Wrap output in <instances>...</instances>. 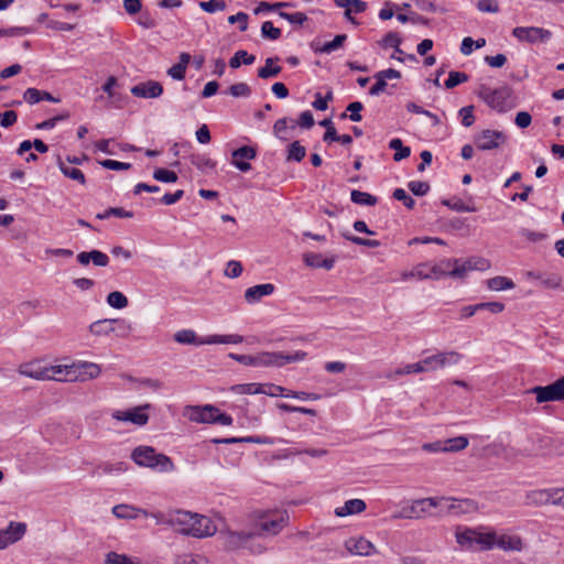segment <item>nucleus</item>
I'll list each match as a JSON object with an SVG mask.
<instances>
[{
	"mask_svg": "<svg viewBox=\"0 0 564 564\" xmlns=\"http://www.w3.org/2000/svg\"><path fill=\"white\" fill-rule=\"evenodd\" d=\"M199 8L208 13H214L216 11H224L227 7L225 0H208L200 1Z\"/></svg>",
	"mask_w": 564,
	"mask_h": 564,
	"instance_id": "52",
	"label": "nucleus"
},
{
	"mask_svg": "<svg viewBox=\"0 0 564 564\" xmlns=\"http://www.w3.org/2000/svg\"><path fill=\"white\" fill-rule=\"evenodd\" d=\"M256 61V56L252 54H249L245 50L237 51L234 56L229 59V66L232 69H237L241 66V64L245 65H251Z\"/></svg>",
	"mask_w": 564,
	"mask_h": 564,
	"instance_id": "30",
	"label": "nucleus"
},
{
	"mask_svg": "<svg viewBox=\"0 0 564 564\" xmlns=\"http://www.w3.org/2000/svg\"><path fill=\"white\" fill-rule=\"evenodd\" d=\"M486 285L492 291H505L514 288V283L511 279L501 275L488 279Z\"/></svg>",
	"mask_w": 564,
	"mask_h": 564,
	"instance_id": "33",
	"label": "nucleus"
},
{
	"mask_svg": "<svg viewBox=\"0 0 564 564\" xmlns=\"http://www.w3.org/2000/svg\"><path fill=\"white\" fill-rule=\"evenodd\" d=\"M110 216L119 217V218H132L133 213L123 209L122 207H109L104 213L97 214L98 219H107Z\"/></svg>",
	"mask_w": 564,
	"mask_h": 564,
	"instance_id": "44",
	"label": "nucleus"
},
{
	"mask_svg": "<svg viewBox=\"0 0 564 564\" xmlns=\"http://www.w3.org/2000/svg\"><path fill=\"white\" fill-rule=\"evenodd\" d=\"M275 290L272 283H264L251 286L245 292V300L249 304L259 302L263 296L271 295Z\"/></svg>",
	"mask_w": 564,
	"mask_h": 564,
	"instance_id": "23",
	"label": "nucleus"
},
{
	"mask_svg": "<svg viewBox=\"0 0 564 564\" xmlns=\"http://www.w3.org/2000/svg\"><path fill=\"white\" fill-rule=\"evenodd\" d=\"M364 109V105L360 102V101H354V102H350L348 106H347V111L350 112V115L348 116V118L354 121V122H359L361 121L362 117L360 115V111ZM340 118L341 119H345L347 118V115L346 112H343L340 115Z\"/></svg>",
	"mask_w": 564,
	"mask_h": 564,
	"instance_id": "49",
	"label": "nucleus"
},
{
	"mask_svg": "<svg viewBox=\"0 0 564 564\" xmlns=\"http://www.w3.org/2000/svg\"><path fill=\"white\" fill-rule=\"evenodd\" d=\"M347 35L346 34H338L334 37L333 41L324 43L322 46H318L315 43H312V48L315 53H326L329 54L333 51L343 46L344 42L346 41Z\"/></svg>",
	"mask_w": 564,
	"mask_h": 564,
	"instance_id": "29",
	"label": "nucleus"
},
{
	"mask_svg": "<svg viewBox=\"0 0 564 564\" xmlns=\"http://www.w3.org/2000/svg\"><path fill=\"white\" fill-rule=\"evenodd\" d=\"M58 167L66 177L74 180L82 185L86 183L85 175L79 169L67 165L61 159H58Z\"/></svg>",
	"mask_w": 564,
	"mask_h": 564,
	"instance_id": "31",
	"label": "nucleus"
},
{
	"mask_svg": "<svg viewBox=\"0 0 564 564\" xmlns=\"http://www.w3.org/2000/svg\"><path fill=\"white\" fill-rule=\"evenodd\" d=\"M99 164L102 167H105L107 170H112V171H126V170H130L132 166L130 163L119 162V161H115V160H110V159L99 161Z\"/></svg>",
	"mask_w": 564,
	"mask_h": 564,
	"instance_id": "59",
	"label": "nucleus"
},
{
	"mask_svg": "<svg viewBox=\"0 0 564 564\" xmlns=\"http://www.w3.org/2000/svg\"><path fill=\"white\" fill-rule=\"evenodd\" d=\"M459 117L464 127H470L475 122L474 106H466L459 110Z\"/></svg>",
	"mask_w": 564,
	"mask_h": 564,
	"instance_id": "60",
	"label": "nucleus"
},
{
	"mask_svg": "<svg viewBox=\"0 0 564 564\" xmlns=\"http://www.w3.org/2000/svg\"><path fill=\"white\" fill-rule=\"evenodd\" d=\"M468 78L469 77L466 73L452 70L449 72L448 78L445 82V87L447 89H452L458 86L459 84L466 83Z\"/></svg>",
	"mask_w": 564,
	"mask_h": 564,
	"instance_id": "50",
	"label": "nucleus"
},
{
	"mask_svg": "<svg viewBox=\"0 0 564 564\" xmlns=\"http://www.w3.org/2000/svg\"><path fill=\"white\" fill-rule=\"evenodd\" d=\"M115 322L113 318L98 319L89 325V332L94 336H107L116 332Z\"/></svg>",
	"mask_w": 564,
	"mask_h": 564,
	"instance_id": "26",
	"label": "nucleus"
},
{
	"mask_svg": "<svg viewBox=\"0 0 564 564\" xmlns=\"http://www.w3.org/2000/svg\"><path fill=\"white\" fill-rule=\"evenodd\" d=\"M257 156V150L250 145H243L231 153V164L235 165L241 172H248L251 170V164L247 160H253Z\"/></svg>",
	"mask_w": 564,
	"mask_h": 564,
	"instance_id": "16",
	"label": "nucleus"
},
{
	"mask_svg": "<svg viewBox=\"0 0 564 564\" xmlns=\"http://www.w3.org/2000/svg\"><path fill=\"white\" fill-rule=\"evenodd\" d=\"M457 259H443L437 263H431V276L433 280H440L445 276H451L453 279H463V276H455L452 274L453 268H455V261Z\"/></svg>",
	"mask_w": 564,
	"mask_h": 564,
	"instance_id": "21",
	"label": "nucleus"
},
{
	"mask_svg": "<svg viewBox=\"0 0 564 564\" xmlns=\"http://www.w3.org/2000/svg\"><path fill=\"white\" fill-rule=\"evenodd\" d=\"M115 319H116V322H115L116 332L115 333H117V335L120 337L128 336L132 330L131 324L123 318H115Z\"/></svg>",
	"mask_w": 564,
	"mask_h": 564,
	"instance_id": "64",
	"label": "nucleus"
},
{
	"mask_svg": "<svg viewBox=\"0 0 564 564\" xmlns=\"http://www.w3.org/2000/svg\"><path fill=\"white\" fill-rule=\"evenodd\" d=\"M496 532L494 530L481 532L476 529H465L456 533V541L462 546L471 547L474 543L479 544L481 550L495 547Z\"/></svg>",
	"mask_w": 564,
	"mask_h": 564,
	"instance_id": "6",
	"label": "nucleus"
},
{
	"mask_svg": "<svg viewBox=\"0 0 564 564\" xmlns=\"http://www.w3.org/2000/svg\"><path fill=\"white\" fill-rule=\"evenodd\" d=\"M186 415L189 421L203 424H220L228 426L231 425L234 421L229 414L221 412L217 406L212 404L187 406Z\"/></svg>",
	"mask_w": 564,
	"mask_h": 564,
	"instance_id": "5",
	"label": "nucleus"
},
{
	"mask_svg": "<svg viewBox=\"0 0 564 564\" xmlns=\"http://www.w3.org/2000/svg\"><path fill=\"white\" fill-rule=\"evenodd\" d=\"M279 59L280 58L276 56L268 57L265 59L264 66L258 68V72H257L258 77L261 79H269V78L278 76L282 70V67L279 65H274V63L279 62Z\"/></svg>",
	"mask_w": 564,
	"mask_h": 564,
	"instance_id": "27",
	"label": "nucleus"
},
{
	"mask_svg": "<svg viewBox=\"0 0 564 564\" xmlns=\"http://www.w3.org/2000/svg\"><path fill=\"white\" fill-rule=\"evenodd\" d=\"M506 137L501 131L486 129L475 135L474 142L477 149L488 151L499 148L505 143Z\"/></svg>",
	"mask_w": 564,
	"mask_h": 564,
	"instance_id": "14",
	"label": "nucleus"
},
{
	"mask_svg": "<svg viewBox=\"0 0 564 564\" xmlns=\"http://www.w3.org/2000/svg\"><path fill=\"white\" fill-rule=\"evenodd\" d=\"M256 535L254 532H245V531H232L226 530L220 531L219 538L221 539V544L227 551H237L241 547L248 545L249 541Z\"/></svg>",
	"mask_w": 564,
	"mask_h": 564,
	"instance_id": "12",
	"label": "nucleus"
},
{
	"mask_svg": "<svg viewBox=\"0 0 564 564\" xmlns=\"http://www.w3.org/2000/svg\"><path fill=\"white\" fill-rule=\"evenodd\" d=\"M112 513L118 519H137L139 513L148 516L145 510L137 509L128 505H118L112 508Z\"/></svg>",
	"mask_w": 564,
	"mask_h": 564,
	"instance_id": "28",
	"label": "nucleus"
},
{
	"mask_svg": "<svg viewBox=\"0 0 564 564\" xmlns=\"http://www.w3.org/2000/svg\"><path fill=\"white\" fill-rule=\"evenodd\" d=\"M131 94L139 98H158L163 94V86L159 82L148 80L133 86Z\"/></svg>",
	"mask_w": 564,
	"mask_h": 564,
	"instance_id": "18",
	"label": "nucleus"
},
{
	"mask_svg": "<svg viewBox=\"0 0 564 564\" xmlns=\"http://www.w3.org/2000/svg\"><path fill=\"white\" fill-rule=\"evenodd\" d=\"M442 204L452 210L458 213H473L476 212L475 206L465 204L460 198L443 199Z\"/></svg>",
	"mask_w": 564,
	"mask_h": 564,
	"instance_id": "40",
	"label": "nucleus"
},
{
	"mask_svg": "<svg viewBox=\"0 0 564 564\" xmlns=\"http://www.w3.org/2000/svg\"><path fill=\"white\" fill-rule=\"evenodd\" d=\"M191 163L200 171L214 170L216 167V162L205 154L192 155Z\"/></svg>",
	"mask_w": 564,
	"mask_h": 564,
	"instance_id": "41",
	"label": "nucleus"
},
{
	"mask_svg": "<svg viewBox=\"0 0 564 564\" xmlns=\"http://www.w3.org/2000/svg\"><path fill=\"white\" fill-rule=\"evenodd\" d=\"M554 488L531 491V502L536 505H554Z\"/></svg>",
	"mask_w": 564,
	"mask_h": 564,
	"instance_id": "34",
	"label": "nucleus"
},
{
	"mask_svg": "<svg viewBox=\"0 0 564 564\" xmlns=\"http://www.w3.org/2000/svg\"><path fill=\"white\" fill-rule=\"evenodd\" d=\"M478 96L492 109L503 112L508 109L507 99L509 93L506 88L490 89L482 85L478 90Z\"/></svg>",
	"mask_w": 564,
	"mask_h": 564,
	"instance_id": "11",
	"label": "nucleus"
},
{
	"mask_svg": "<svg viewBox=\"0 0 564 564\" xmlns=\"http://www.w3.org/2000/svg\"><path fill=\"white\" fill-rule=\"evenodd\" d=\"M63 367V381H87L97 378L101 369L95 362L83 361Z\"/></svg>",
	"mask_w": 564,
	"mask_h": 564,
	"instance_id": "7",
	"label": "nucleus"
},
{
	"mask_svg": "<svg viewBox=\"0 0 564 564\" xmlns=\"http://www.w3.org/2000/svg\"><path fill=\"white\" fill-rule=\"evenodd\" d=\"M343 237L345 239L351 241L355 245L364 246V247H368V248H378L381 245L379 240L366 239V238H361V237L354 236V235L346 234V232L343 234Z\"/></svg>",
	"mask_w": 564,
	"mask_h": 564,
	"instance_id": "51",
	"label": "nucleus"
},
{
	"mask_svg": "<svg viewBox=\"0 0 564 564\" xmlns=\"http://www.w3.org/2000/svg\"><path fill=\"white\" fill-rule=\"evenodd\" d=\"M18 120V113L14 110H7L0 112V126L2 128H10Z\"/></svg>",
	"mask_w": 564,
	"mask_h": 564,
	"instance_id": "62",
	"label": "nucleus"
},
{
	"mask_svg": "<svg viewBox=\"0 0 564 564\" xmlns=\"http://www.w3.org/2000/svg\"><path fill=\"white\" fill-rule=\"evenodd\" d=\"M489 265V261L484 258H471L466 261L456 260L452 274L455 276H463L464 279L467 272L471 270H486Z\"/></svg>",
	"mask_w": 564,
	"mask_h": 564,
	"instance_id": "17",
	"label": "nucleus"
},
{
	"mask_svg": "<svg viewBox=\"0 0 564 564\" xmlns=\"http://www.w3.org/2000/svg\"><path fill=\"white\" fill-rule=\"evenodd\" d=\"M286 519L284 514L274 516L273 518H263L259 522V532H254L256 534L262 535V534H271L275 535L278 534L285 525Z\"/></svg>",
	"mask_w": 564,
	"mask_h": 564,
	"instance_id": "20",
	"label": "nucleus"
},
{
	"mask_svg": "<svg viewBox=\"0 0 564 564\" xmlns=\"http://www.w3.org/2000/svg\"><path fill=\"white\" fill-rule=\"evenodd\" d=\"M77 261L82 265H88L91 262L96 267H107L109 257L99 250L83 251L77 254Z\"/></svg>",
	"mask_w": 564,
	"mask_h": 564,
	"instance_id": "22",
	"label": "nucleus"
},
{
	"mask_svg": "<svg viewBox=\"0 0 564 564\" xmlns=\"http://www.w3.org/2000/svg\"><path fill=\"white\" fill-rule=\"evenodd\" d=\"M131 458L139 466L156 469L162 473L172 471L175 468L174 463L169 456L156 453L151 446L135 447Z\"/></svg>",
	"mask_w": 564,
	"mask_h": 564,
	"instance_id": "4",
	"label": "nucleus"
},
{
	"mask_svg": "<svg viewBox=\"0 0 564 564\" xmlns=\"http://www.w3.org/2000/svg\"><path fill=\"white\" fill-rule=\"evenodd\" d=\"M261 35L264 39L275 41L281 37L282 31L275 28L271 21H264L261 25Z\"/></svg>",
	"mask_w": 564,
	"mask_h": 564,
	"instance_id": "46",
	"label": "nucleus"
},
{
	"mask_svg": "<svg viewBox=\"0 0 564 564\" xmlns=\"http://www.w3.org/2000/svg\"><path fill=\"white\" fill-rule=\"evenodd\" d=\"M552 33L549 30L531 26V43H544L551 39Z\"/></svg>",
	"mask_w": 564,
	"mask_h": 564,
	"instance_id": "61",
	"label": "nucleus"
},
{
	"mask_svg": "<svg viewBox=\"0 0 564 564\" xmlns=\"http://www.w3.org/2000/svg\"><path fill=\"white\" fill-rule=\"evenodd\" d=\"M430 269H431L430 262L419 263L411 270V275H413L417 279H421V280L432 279V276L430 275L431 274Z\"/></svg>",
	"mask_w": 564,
	"mask_h": 564,
	"instance_id": "57",
	"label": "nucleus"
},
{
	"mask_svg": "<svg viewBox=\"0 0 564 564\" xmlns=\"http://www.w3.org/2000/svg\"><path fill=\"white\" fill-rule=\"evenodd\" d=\"M345 545L349 553L359 556H369L377 552L376 546L362 536L351 538L346 541Z\"/></svg>",
	"mask_w": 564,
	"mask_h": 564,
	"instance_id": "19",
	"label": "nucleus"
},
{
	"mask_svg": "<svg viewBox=\"0 0 564 564\" xmlns=\"http://www.w3.org/2000/svg\"><path fill=\"white\" fill-rule=\"evenodd\" d=\"M231 391L238 394H258L264 391L262 383H240L231 387Z\"/></svg>",
	"mask_w": 564,
	"mask_h": 564,
	"instance_id": "38",
	"label": "nucleus"
},
{
	"mask_svg": "<svg viewBox=\"0 0 564 564\" xmlns=\"http://www.w3.org/2000/svg\"><path fill=\"white\" fill-rule=\"evenodd\" d=\"M373 77L376 78V83L375 85L371 86V88L369 89V94L371 96H379L381 93H383L388 86V83L386 79H383L381 77V75H379L378 73H376L373 75Z\"/></svg>",
	"mask_w": 564,
	"mask_h": 564,
	"instance_id": "63",
	"label": "nucleus"
},
{
	"mask_svg": "<svg viewBox=\"0 0 564 564\" xmlns=\"http://www.w3.org/2000/svg\"><path fill=\"white\" fill-rule=\"evenodd\" d=\"M26 532L24 522L11 521L7 528L0 530V550L20 541Z\"/></svg>",
	"mask_w": 564,
	"mask_h": 564,
	"instance_id": "15",
	"label": "nucleus"
},
{
	"mask_svg": "<svg viewBox=\"0 0 564 564\" xmlns=\"http://www.w3.org/2000/svg\"><path fill=\"white\" fill-rule=\"evenodd\" d=\"M367 508L366 502L362 499H350L347 500L343 507L335 509V516L344 518L347 516L359 514Z\"/></svg>",
	"mask_w": 564,
	"mask_h": 564,
	"instance_id": "24",
	"label": "nucleus"
},
{
	"mask_svg": "<svg viewBox=\"0 0 564 564\" xmlns=\"http://www.w3.org/2000/svg\"><path fill=\"white\" fill-rule=\"evenodd\" d=\"M107 303L111 307L120 310V308H124L126 306H128V299L123 293H121L119 291H113L108 294Z\"/></svg>",
	"mask_w": 564,
	"mask_h": 564,
	"instance_id": "45",
	"label": "nucleus"
},
{
	"mask_svg": "<svg viewBox=\"0 0 564 564\" xmlns=\"http://www.w3.org/2000/svg\"><path fill=\"white\" fill-rule=\"evenodd\" d=\"M279 17L286 20L291 24H296V25H302L304 22L307 21V17L303 12L288 13L284 11H279Z\"/></svg>",
	"mask_w": 564,
	"mask_h": 564,
	"instance_id": "55",
	"label": "nucleus"
},
{
	"mask_svg": "<svg viewBox=\"0 0 564 564\" xmlns=\"http://www.w3.org/2000/svg\"><path fill=\"white\" fill-rule=\"evenodd\" d=\"M106 564H141L139 561H134L126 554H119L117 552H109L106 555Z\"/></svg>",
	"mask_w": 564,
	"mask_h": 564,
	"instance_id": "47",
	"label": "nucleus"
},
{
	"mask_svg": "<svg viewBox=\"0 0 564 564\" xmlns=\"http://www.w3.org/2000/svg\"><path fill=\"white\" fill-rule=\"evenodd\" d=\"M19 373L36 380H57L63 381V367L52 366L42 367L36 364H24L20 366Z\"/></svg>",
	"mask_w": 564,
	"mask_h": 564,
	"instance_id": "8",
	"label": "nucleus"
},
{
	"mask_svg": "<svg viewBox=\"0 0 564 564\" xmlns=\"http://www.w3.org/2000/svg\"><path fill=\"white\" fill-rule=\"evenodd\" d=\"M243 337L237 334L230 335H212L206 337L200 343H206L207 345L213 344H240L242 343Z\"/></svg>",
	"mask_w": 564,
	"mask_h": 564,
	"instance_id": "32",
	"label": "nucleus"
},
{
	"mask_svg": "<svg viewBox=\"0 0 564 564\" xmlns=\"http://www.w3.org/2000/svg\"><path fill=\"white\" fill-rule=\"evenodd\" d=\"M307 354L297 350L293 354H284L282 351H260L256 355L229 354V357L241 365L252 367H283L286 364L296 362L305 359Z\"/></svg>",
	"mask_w": 564,
	"mask_h": 564,
	"instance_id": "3",
	"label": "nucleus"
},
{
	"mask_svg": "<svg viewBox=\"0 0 564 564\" xmlns=\"http://www.w3.org/2000/svg\"><path fill=\"white\" fill-rule=\"evenodd\" d=\"M150 404L134 406L124 411H115L112 417L121 422H130L138 426H143L149 421V414L147 410L150 409Z\"/></svg>",
	"mask_w": 564,
	"mask_h": 564,
	"instance_id": "13",
	"label": "nucleus"
},
{
	"mask_svg": "<svg viewBox=\"0 0 564 564\" xmlns=\"http://www.w3.org/2000/svg\"><path fill=\"white\" fill-rule=\"evenodd\" d=\"M401 42L402 39L397 32H389L380 41V45L383 48L394 47L395 53H403V51L400 48Z\"/></svg>",
	"mask_w": 564,
	"mask_h": 564,
	"instance_id": "42",
	"label": "nucleus"
},
{
	"mask_svg": "<svg viewBox=\"0 0 564 564\" xmlns=\"http://www.w3.org/2000/svg\"><path fill=\"white\" fill-rule=\"evenodd\" d=\"M350 199L355 204L365 206H375L378 203V198L376 196L358 189L351 191Z\"/></svg>",
	"mask_w": 564,
	"mask_h": 564,
	"instance_id": "37",
	"label": "nucleus"
},
{
	"mask_svg": "<svg viewBox=\"0 0 564 564\" xmlns=\"http://www.w3.org/2000/svg\"><path fill=\"white\" fill-rule=\"evenodd\" d=\"M228 94L232 97H249L251 95V88L246 83H237L228 88Z\"/></svg>",
	"mask_w": 564,
	"mask_h": 564,
	"instance_id": "53",
	"label": "nucleus"
},
{
	"mask_svg": "<svg viewBox=\"0 0 564 564\" xmlns=\"http://www.w3.org/2000/svg\"><path fill=\"white\" fill-rule=\"evenodd\" d=\"M531 393L538 403L564 401V376L547 386L532 388Z\"/></svg>",
	"mask_w": 564,
	"mask_h": 564,
	"instance_id": "9",
	"label": "nucleus"
},
{
	"mask_svg": "<svg viewBox=\"0 0 564 564\" xmlns=\"http://www.w3.org/2000/svg\"><path fill=\"white\" fill-rule=\"evenodd\" d=\"M305 154L306 149L301 145L300 141H293L289 145L286 160L301 162L305 158Z\"/></svg>",
	"mask_w": 564,
	"mask_h": 564,
	"instance_id": "43",
	"label": "nucleus"
},
{
	"mask_svg": "<svg viewBox=\"0 0 564 564\" xmlns=\"http://www.w3.org/2000/svg\"><path fill=\"white\" fill-rule=\"evenodd\" d=\"M408 187L416 196H424L430 191V184L424 181H411Z\"/></svg>",
	"mask_w": 564,
	"mask_h": 564,
	"instance_id": "58",
	"label": "nucleus"
},
{
	"mask_svg": "<svg viewBox=\"0 0 564 564\" xmlns=\"http://www.w3.org/2000/svg\"><path fill=\"white\" fill-rule=\"evenodd\" d=\"M175 341L180 344H187V345H207L206 343H200L205 338H198L196 336V333L192 329H184L180 330L174 335Z\"/></svg>",
	"mask_w": 564,
	"mask_h": 564,
	"instance_id": "35",
	"label": "nucleus"
},
{
	"mask_svg": "<svg viewBox=\"0 0 564 564\" xmlns=\"http://www.w3.org/2000/svg\"><path fill=\"white\" fill-rule=\"evenodd\" d=\"M389 148L392 149V150H395V153L393 155V160L399 162L403 159H406L410 153H411V150L409 147H404L401 139L399 138H394L392 139L390 142H389Z\"/></svg>",
	"mask_w": 564,
	"mask_h": 564,
	"instance_id": "39",
	"label": "nucleus"
},
{
	"mask_svg": "<svg viewBox=\"0 0 564 564\" xmlns=\"http://www.w3.org/2000/svg\"><path fill=\"white\" fill-rule=\"evenodd\" d=\"M462 359L457 351L438 352L423 358L421 361L423 372L436 371L446 365H455Z\"/></svg>",
	"mask_w": 564,
	"mask_h": 564,
	"instance_id": "10",
	"label": "nucleus"
},
{
	"mask_svg": "<svg viewBox=\"0 0 564 564\" xmlns=\"http://www.w3.org/2000/svg\"><path fill=\"white\" fill-rule=\"evenodd\" d=\"M165 522L177 532L198 539L212 536L217 531L214 521L208 517L184 510L169 513Z\"/></svg>",
	"mask_w": 564,
	"mask_h": 564,
	"instance_id": "1",
	"label": "nucleus"
},
{
	"mask_svg": "<svg viewBox=\"0 0 564 564\" xmlns=\"http://www.w3.org/2000/svg\"><path fill=\"white\" fill-rule=\"evenodd\" d=\"M495 547H499L503 551H520L523 547V543L518 535L496 533Z\"/></svg>",
	"mask_w": 564,
	"mask_h": 564,
	"instance_id": "25",
	"label": "nucleus"
},
{
	"mask_svg": "<svg viewBox=\"0 0 564 564\" xmlns=\"http://www.w3.org/2000/svg\"><path fill=\"white\" fill-rule=\"evenodd\" d=\"M474 502L465 500L457 502L456 500L447 498H423L414 500L411 506L402 508L399 513L392 516L393 519H420L425 514H431L433 508H440L441 511H446L452 514H459L465 512L463 507H470Z\"/></svg>",
	"mask_w": 564,
	"mask_h": 564,
	"instance_id": "2",
	"label": "nucleus"
},
{
	"mask_svg": "<svg viewBox=\"0 0 564 564\" xmlns=\"http://www.w3.org/2000/svg\"><path fill=\"white\" fill-rule=\"evenodd\" d=\"M177 564H213L202 554H185L178 558Z\"/></svg>",
	"mask_w": 564,
	"mask_h": 564,
	"instance_id": "56",
	"label": "nucleus"
},
{
	"mask_svg": "<svg viewBox=\"0 0 564 564\" xmlns=\"http://www.w3.org/2000/svg\"><path fill=\"white\" fill-rule=\"evenodd\" d=\"M443 443H444L446 453H456V452H460V451L465 449L468 446L469 441L466 436L462 435V436H456L453 438L445 440V441H443Z\"/></svg>",
	"mask_w": 564,
	"mask_h": 564,
	"instance_id": "36",
	"label": "nucleus"
},
{
	"mask_svg": "<svg viewBox=\"0 0 564 564\" xmlns=\"http://www.w3.org/2000/svg\"><path fill=\"white\" fill-rule=\"evenodd\" d=\"M153 178L163 183H175L178 176L174 171L159 167L153 172Z\"/></svg>",
	"mask_w": 564,
	"mask_h": 564,
	"instance_id": "48",
	"label": "nucleus"
},
{
	"mask_svg": "<svg viewBox=\"0 0 564 564\" xmlns=\"http://www.w3.org/2000/svg\"><path fill=\"white\" fill-rule=\"evenodd\" d=\"M392 197L402 202L408 209H413L415 206V200L403 188H395Z\"/></svg>",
	"mask_w": 564,
	"mask_h": 564,
	"instance_id": "54",
	"label": "nucleus"
}]
</instances>
